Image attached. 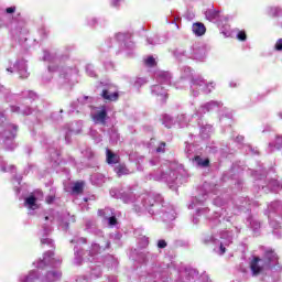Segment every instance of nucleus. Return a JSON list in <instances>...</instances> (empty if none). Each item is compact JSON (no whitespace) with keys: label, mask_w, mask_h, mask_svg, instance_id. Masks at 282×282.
<instances>
[{"label":"nucleus","mask_w":282,"mask_h":282,"mask_svg":"<svg viewBox=\"0 0 282 282\" xmlns=\"http://www.w3.org/2000/svg\"><path fill=\"white\" fill-rule=\"evenodd\" d=\"M122 0H112L111 1V4L115 7V8H118L120 6Z\"/></svg>","instance_id":"60"},{"label":"nucleus","mask_w":282,"mask_h":282,"mask_svg":"<svg viewBox=\"0 0 282 282\" xmlns=\"http://www.w3.org/2000/svg\"><path fill=\"white\" fill-rule=\"evenodd\" d=\"M237 39L238 41H246L247 39L246 31H239L237 34Z\"/></svg>","instance_id":"54"},{"label":"nucleus","mask_w":282,"mask_h":282,"mask_svg":"<svg viewBox=\"0 0 282 282\" xmlns=\"http://www.w3.org/2000/svg\"><path fill=\"white\" fill-rule=\"evenodd\" d=\"M98 215L107 219L108 225L110 227H113L116 226V224H118V220L116 219V215H113V209L111 208L99 209Z\"/></svg>","instance_id":"18"},{"label":"nucleus","mask_w":282,"mask_h":282,"mask_svg":"<svg viewBox=\"0 0 282 282\" xmlns=\"http://www.w3.org/2000/svg\"><path fill=\"white\" fill-rule=\"evenodd\" d=\"M118 93L111 91V88H105L101 93V97L108 102H116V100H118Z\"/></svg>","instance_id":"25"},{"label":"nucleus","mask_w":282,"mask_h":282,"mask_svg":"<svg viewBox=\"0 0 282 282\" xmlns=\"http://www.w3.org/2000/svg\"><path fill=\"white\" fill-rule=\"evenodd\" d=\"M250 226H251L252 230L257 231L258 229L261 228V223L258 220H250Z\"/></svg>","instance_id":"50"},{"label":"nucleus","mask_w":282,"mask_h":282,"mask_svg":"<svg viewBox=\"0 0 282 282\" xmlns=\"http://www.w3.org/2000/svg\"><path fill=\"white\" fill-rule=\"evenodd\" d=\"M156 82H159L158 85H153L151 87V94L152 96H158L160 100L164 101L166 100V87H171V78L172 75L170 72L166 70H158L154 74Z\"/></svg>","instance_id":"8"},{"label":"nucleus","mask_w":282,"mask_h":282,"mask_svg":"<svg viewBox=\"0 0 282 282\" xmlns=\"http://www.w3.org/2000/svg\"><path fill=\"white\" fill-rule=\"evenodd\" d=\"M221 217H223V221H230V217H226L224 215V213L219 214V212H216L215 213V216H212L209 218V221H210V226H221Z\"/></svg>","instance_id":"24"},{"label":"nucleus","mask_w":282,"mask_h":282,"mask_svg":"<svg viewBox=\"0 0 282 282\" xmlns=\"http://www.w3.org/2000/svg\"><path fill=\"white\" fill-rule=\"evenodd\" d=\"M23 96L26 100H36L39 96H36V93L32 90H26L23 93Z\"/></svg>","instance_id":"41"},{"label":"nucleus","mask_w":282,"mask_h":282,"mask_svg":"<svg viewBox=\"0 0 282 282\" xmlns=\"http://www.w3.org/2000/svg\"><path fill=\"white\" fill-rule=\"evenodd\" d=\"M36 196L31 195L25 198L24 206L25 208H29V210H36L39 208V204H36Z\"/></svg>","instance_id":"28"},{"label":"nucleus","mask_w":282,"mask_h":282,"mask_svg":"<svg viewBox=\"0 0 282 282\" xmlns=\"http://www.w3.org/2000/svg\"><path fill=\"white\" fill-rule=\"evenodd\" d=\"M91 274H93L94 276L98 278V276H100L101 272H100V270H98L97 273H96V271H93Z\"/></svg>","instance_id":"64"},{"label":"nucleus","mask_w":282,"mask_h":282,"mask_svg":"<svg viewBox=\"0 0 282 282\" xmlns=\"http://www.w3.org/2000/svg\"><path fill=\"white\" fill-rule=\"evenodd\" d=\"M212 111H217L218 124L220 127H231L234 122L232 110L224 107V102L219 100H210L202 104L198 108L194 109L192 118H197V124L199 127V138L200 140H209L210 135L215 133V128L210 123L202 122L206 113Z\"/></svg>","instance_id":"1"},{"label":"nucleus","mask_w":282,"mask_h":282,"mask_svg":"<svg viewBox=\"0 0 282 282\" xmlns=\"http://www.w3.org/2000/svg\"><path fill=\"white\" fill-rule=\"evenodd\" d=\"M149 83V79L147 77H137L132 80L133 87L137 89H140L143 85H147Z\"/></svg>","instance_id":"36"},{"label":"nucleus","mask_w":282,"mask_h":282,"mask_svg":"<svg viewBox=\"0 0 282 282\" xmlns=\"http://www.w3.org/2000/svg\"><path fill=\"white\" fill-rule=\"evenodd\" d=\"M116 40H117V41H124V33H118V34L116 35Z\"/></svg>","instance_id":"58"},{"label":"nucleus","mask_w":282,"mask_h":282,"mask_svg":"<svg viewBox=\"0 0 282 282\" xmlns=\"http://www.w3.org/2000/svg\"><path fill=\"white\" fill-rule=\"evenodd\" d=\"M73 74H78L76 67L66 66L59 69V78H64V80H69V77L73 76Z\"/></svg>","instance_id":"23"},{"label":"nucleus","mask_w":282,"mask_h":282,"mask_svg":"<svg viewBox=\"0 0 282 282\" xmlns=\"http://www.w3.org/2000/svg\"><path fill=\"white\" fill-rule=\"evenodd\" d=\"M275 52H282V39H279L274 44Z\"/></svg>","instance_id":"52"},{"label":"nucleus","mask_w":282,"mask_h":282,"mask_svg":"<svg viewBox=\"0 0 282 282\" xmlns=\"http://www.w3.org/2000/svg\"><path fill=\"white\" fill-rule=\"evenodd\" d=\"M110 243L109 241L102 242H93L89 250L86 252H83V249L80 247L76 246L74 248L75 258L74 263L75 265H80L83 261H96L98 259V254L102 252V250H107L109 248Z\"/></svg>","instance_id":"7"},{"label":"nucleus","mask_w":282,"mask_h":282,"mask_svg":"<svg viewBox=\"0 0 282 282\" xmlns=\"http://www.w3.org/2000/svg\"><path fill=\"white\" fill-rule=\"evenodd\" d=\"M264 257L265 260H262L259 257H253L250 261V270L252 276H258V274L263 270V268H265V265L270 268L272 265H276V262L279 261V257H276L274 251H267Z\"/></svg>","instance_id":"9"},{"label":"nucleus","mask_w":282,"mask_h":282,"mask_svg":"<svg viewBox=\"0 0 282 282\" xmlns=\"http://www.w3.org/2000/svg\"><path fill=\"white\" fill-rule=\"evenodd\" d=\"M1 12H3V14H6V17H10L11 14H14V12H17V6H11L6 8L4 10H0Z\"/></svg>","instance_id":"44"},{"label":"nucleus","mask_w":282,"mask_h":282,"mask_svg":"<svg viewBox=\"0 0 282 282\" xmlns=\"http://www.w3.org/2000/svg\"><path fill=\"white\" fill-rule=\"evenodd\" d=\"M275 142H282V134H275Z\"/></svg>","instance_id":"63"},{"label":"nucleus","mask_w":282,"mask_h":282,"mask_svg":"<svg viewBox=\"0 0 282 282\" xmlns=\"http://www.w3.org/2000/svg\"><path fill=\"white\" fill-rule=\"evenodd\" d=\"M206 17H207L208 21H212L214 23L219 21V19H221V14L219 13V11H216V10L207 11Z\"/></svg>","instance_id":"33"},{"label":"nucleus","mask_w":282,"mask_h":282,"mask_svg":"<svg viewBox=\"0 0 282 282\" xmlns=\"http://www.w3.org/2000/svg\"><path fill=\"white\" fill-rule=\"evenodd\" d=\"M209 212L208 208H197L196 214L193 217V224H199V218L202 217V215H207V213Z\"/></svg>","instance_id":"38"},{"label":"nucleus","mask_w":282,"mask_h":282,"mask_svg":"<svg viewBox=\"0 0 282 282\" xmlns=\"http://www.w3.org/2000/svg\"><path fill=\"white\" fill-rule=\"evenodd\" d=\"M204 202H206V196H202V198L195 197L192 199V204L188 205V208L189 209L198 208V206H202Z\"/></svg>","instance_id":"37"},{"label":"nucleus","mask_w":282,"mask_h":282,"mask_svg":"<svg viewBox=\"0 0 282 282\" xmlns=\"http://www.w3.org/2000/svg\"><path fill=\"white\" fill-rule=\"evenodd\" d=\"M149 45H160V36L153 35L152 37H148Z\"/></svg>","instance_id":"45"},{"label":"nucleus","mask_w":282,"mask_h":282,"mask_svg":"<svg viewBox=\"0 0 282 282\" xmlns=\"http://www.w3.org/2000/svg\"><path fill=\"white\" fill-rule=\"evenodd\" d=\"M48 153H51V160L54 164H61V151L51 149Z\"/></svg>","instance_id":"35"},{"label":"nucleus","mask_w":282,"mask_h":282,"mask_svg":"<svg viewBox=\"0 0 282 282\" xmlns=\"http://www.w3.org/2000/svg\"><path fill=\"white\" fill-rule=\"evenodd\" d=\"M54 202V196L46 197V204H52Z\"/></svg>","instance_id":"62"},{"label":"nucleus","mask_w":282,"mask_h":282,"mask_svg":"<svg viewBox=\"0 0 282 282\" xmlns=\"http://www.w3.org/2000/svg\"><path fill=\"white\" fill-rule=\"evenodd\" d=\"M175 119L173 117H171V115H164L163 116V124L164 127H166V129H172L173 127H175Z\"/></svg>","instance_id":"34"},{"label":"nucleus","mask_w":282,"mask_h":282,"mask_svg":"<svg viewBox=\"0 0 282 282\" xmlns=\"http://www.w3.org/2000/svg\"><path fill=\"white\" fill-rule=\"evenodd\" d=\"M7 72H10V74L17 72L20 78H28L30 76V73L28 72V62L25 59H18L13 66L7 67Z\"/></svg>","instance_id":"16"},{"label":"nucleus","mask_w":282,"mask_h":282,"mask_svg":"<svg viewBox=\"0 0 282 282\" xmlns=\"http://www.w3.org/2000/svg\"><path fill=\"white\" fill-rule=\"evenodd\" d=\"M267 188H269V191H272L273 193H276L278 191H281V184H279V181L276 180H271L268 183Z\"/></svg>","instance_id":"39"},{"label":"nucleus","mask_w":282,"mask_h":282,"mask_svg":"<svg viewBox=\"0 0 282 282\" xmlns=\"http://www.w3.org/2000/svg\"><path fill=\"white\" fill-rule=\"evenodd\" d=\"M1 171L3 172V173H8V172H10L11 171V173H14V165H10V166H6V164H2L1 165Z\"/></svg>","instance_id":"51"},{"label":"nucleus","mask_w":282,"mask_h":282,"mask_svg":"<svg viewBox=\"0 0 282 282\" xmlns=\"http://www.w3.org/2000/svg\"><path fill=\"white\" fill-rule=\"evenodd\" d=\"M90 181L95 186H102V184H105V175L94 174L90 176Z\"/></svg>","instance_id":"31"},{"label":"nucleus","mask_w":282,"mask_h":282,"mask_svg":"<svg viewBox=\"0 0 282 282\" xmlns=\"http://www.w3.org/2000/svg\"><path fill=\"white\" fill-rule=\"evenodd\" d=\"M191 117L186 115H178L176 118V123L181 129H184V127H191Z\"/></svg>","instance_id":"29"},{"label":"nucleus","mask_w":282,"mask_h":282,"mask_svg":"<svg viewBox=\"0 0 282 282\" xmlns=\"http://www.w3.org/2000/svg\"><path fill=\"white\" fill-rule=\"evenodd\" d=\"M232 140H234V142H243L246 140V137H243L237 132H234Z\"/></svg>","instance_id":"48"},{"label":"nucleus","mask_w":282,"mask_h":282,"mask_svg":"<svg viewBox=\"0 0 282 282\" xmlns=\"http://www.w3.org/2000/svg\"><path fill=\"white\" fill-rule=\"evenodd\" d=\"M232 231H221L220 232V239H217L215 236H206L203 239V242L205 243H215L216 247L214 248V252L216 254H226V246H230L232 243Z\"/></svg>","instance_id":"10"},{"label":"nucleus","mask_w":282,"mask_h":282,"mask_svg":"<svg viewBox=\"0 0 282 282\" xmlns=\"http://www.w3.org/2000/svg\"><path fill=\"white\" fill-rule=\"evenodd\" d=\"M210 53V45L204 43H196L192 46V61L198 63H206L208 54Z\"/></svg>","instance_id":"13"},{"label":"nucleus","mask_w":282,"mask_h":282,"mask_svg":"<svg viewBox=\"0 0 282 282\" xmlns=\"http://www.w3.org/2000/svg\"><path fill=\"white\" fill-rule=\"evenodd\" d=\"M161 174H153L152 180H155L156 182H166L169 184L170 188H175V186H180L182 184V177L180 176V171H169L164 172V165L161 166L159 170Z\"/></svg>","instance_id":"11"},{"label":"nucleus","mask_w":282,"mask_h":282,"mask_svg":"<svg viewBox=\"0 0 282 282\" xmlns=\"http://www.w3.org/2000/svg\"><path fill=\"white\" fill-rule=\"evenodd\" d=\"M106 162L107 164H119L120 163V155L115 153L110 149H106Z\"/></svg>","instance_id":"26"},{"label":"nucleus","mask_w":282,"mask_h":282,"mask_svg":"<svg viewBox=\"0 0 282 282\" xmlns=\"http://www.w3.org/2000/svg\"><path fill=\"white\" fill-rule=\"evenodd\" d=\"M178 20L180 18H174L173 21H171V23H173L177 30H180V25H177Z\"/></svg>","instance_id":"61"},{"label":"nucleus","mask_w":282,"mask_h":282,"mask_svg":"<svg viewBox=\"0 0 282 282\" xmlns=\"http://www.w3.org/2000/svg\"><path fill=\"white\" fill-rule=\"evenodd\" d=\"M86 74H87V76H90V78H96V70L94 69L93 64L86 65Z\"/></svg>","instance_id":"42"},{"label":"nucleus","mask_w":282,"mask_h":282,"mask_svg":"<svg viewBox=\"0 0 282 282\" xmlns=\"http://www.w3.org/2000/svg\"><path fill=\"white\" fill-rule=\"evenodd\" d=\"M11 111H13V113H21L22 116H31V113H34L37 118V122H41V111L32 110V108L25 105L12 106Z\"/></svg>","instance_id":"17"},{"label":"nucleus","mask_w":282,"mask_h":282,"mask_svg":"<svg viewBox=\"0 0 282 282\" xmlns=\"http://www.w3.org/2000/svg\"><path fill=\"white\" fill-rule=\"evenodd\" d=\"M181 80H191V95L194 98H197L199 94H213V90L217 87L215 82L207 83L202 76L193 77V68L191 66L181 67Z\"/></svg>","instance_id":"4"},{"label":"nucleus","mask_w":282,"mask_h":282,"mask_svg":"<svg viewBox=\"0 0 282 282\" xmlns=\"http://www.w3.org/2000/svg\"><path fill=\"white\" fill-rule=\"evenodd\" d=\"M37 270H32L28 275L20 276L21 282H56L61 280L63 273L61 271H50L45 276L41 275L43 268L51 265V268H57L61 265V259L54 258V252L47 251L44 253L43 259L33 263Z\"/></svg>","instance_id":"3"},{"label":"nucleus","mask_w":282,"mask_h":282,"mask_svg":"<svg viewBox=\"0 0 282 282\" xmlns=\"http://www.w3.org/2000/svg\"><path fill=\"white\" fill-rule=\"evenodd\" d=\"M166 247V240H159L158 248H165Z\"/></svg>","instance_id":"56"},{"label":"nucleus","mask_w":282,"mask_h":282,"mask_svg":"<svg viewBox=\"0 0 282 282\" xmlns=\"http://www.w3.org/2000/svg\"><path fill=\"white\" fill-rule=\"evenodd\" d=\"M56 69H58V67L52 64L48 65L47 75L43 77L44 83H50V80H52V74H54Z\"/></svg>","instance_id":"40"},{"label":"nucleus","mask_w":282,"mask_h":282,"mask_svg":"<svg viewBox=\"0 0 282 282\" xmlns=\"http://www.w3.org/2000/svg\"><path fill=\"white\" fill-rule=\"evenodd\" d=\"M156 215L160 216L162 221H174L176 217L175 209L173 207H163L161 213H158Z\"/></svg>","instance_id":"20"},{"label":"nucleus","mask_w":282,"mask_h":282,"mask_svg":"<svg viewBox=\"0 0 282 282\" xmlns=\"http://www.w3.org/2000/svg\"><path fill=\"white\" fill-rule=\"evenodd\" d=\"M69 218V216L63 218L61 217V215H58V213L51 210V213L48 215H46L44 217V224L42 225V230H40L39 235L41 237V243L42 246H54V241H52V239L47 238V236L50 235V232H52V223L53 221H57L58 226L62 227L63 230H67V228H69V223L67 221V219ZM51 221V224H50Z\"/></svg>","instance_id":"5"},{"label":"nucleus","mask_w":282,"mask_h":282,"mask_svg":"<svg viewBox=\"0 0 282 282\" xmlns=\"http://www.w3.org/2000/svg\"><path fill=\"white\" fill-rule=\"evenodd\" d=\"M90 118L95 124H107L109 120L108 108L106 105L93 107L90 110Z\"/></svg>","instance_id":"14"},{"label":"nucleus","mask_w":282,"mask_h":282,"mask_svg":"<svg viewBox=\"0 0 282 282\" xmlns=\"http://www.w3.org/2000/svg\"><path fill=\"white\" fill-rule=\"evenodd\" d=\"M91 102H94V98L89 96H82L76 101L70 104V111H76L80 113L84 109L91 107Z\"/></svg>","instance_id":"15"},{"label":"nucleus","mask_w":282,"mask_h":282,"mask_svg":"<svg viewBox=\"0 0 282 282\" xmlns=\"http://www.w3.org/2000/svg\"><path fill=\"white\" fill-rule=\"evenodd\" d=\"M7 28L10 30L12 36L14 39H19L20 41H28V24L25 20H17L10 15H6V13L0 11V30Z\"/></svg>","instance_id":"6"},{"label":"nucleus","mask_w":282,"mask_h":282,"mask_svg":"<svg viewBox=\"0 0 282 282\" xmlns=\"http://www.w3.org/2000/svg\"><path fill=\"white\" fill-rule=\"evenodd\" d=\"M183 275L185 276L184 280H182V282H192L195 281V276H197V271H195V269H189L186 270Z\"/></svg>","instance_id":"32"},{"label":"nucleus","mask_w":282,"mask_h":282,"mask_svg":"<svg viewBox=\"0 0 282 282\" xmlns=\"http://www.w3.org/2000/svg\"><path fill=\"white\" fill-rule=\"evenodd\" d=\"M4 149L7 151H14V149H17V143H12V142L6 143Z\"/></svg>","instance_id":"53"},{"label":"nucleus","mask_w":282,"mask_h":282,"mask_svg":"<svg viewBox=\"0 0 282 282\" xmlns=\"http://www.w3.org/2000/svg\"><path fill=\"white\" fill-rule=\"evenodd\" d=\"M115 173L118 175V177H122V175H131L133 171L127 169V165L124 164H119L115 167Z\"/></svg>","instance_id":"30"},{"label":"nucleus","mask_w":282,"mask_h":282,"mask_svg":"<svg viewBox=\"0 0 282 282\" xmlns=\"http://www.w3.org/2000/svg\"><path fill=\"white\" fill-rule=\"evenodd\" d=\"M83 130V121H74L64 130L66 142L69 141V133H80Z\"/></svg>","instance_id":"19"},{"label":"nucleus","mask_w":282,"mask_h":282,"mask_svg":"<svg viewBox=\"0 0 282 282\" xmlns=\"http://www.w3.org/2000/svg\"><path fill=\"white\" fill-rule=\"evenodd\" d=\"M110 195L115 199H121L123 204H132L135 213H145L148 210L150 215H155V209L153 208H160V204H155V197L153 195L141 194L137 197L131 188H112L110 189Z\"/></svg>","instance_id":"2"},{"label":"nucleus","mask_w":282,"mask_h":282,"mask_svg":"<svg viewBox=\"0 0 282 282\" xmlns=\"http://www.w3.org/2000/svg\"><path fill=\"white\" fill-rule=\"evenodd\" d=\"M159 162H160V159H158V158L150 160L151 166H156V164H158Z\"/></svg>","instance_id":"59"},{"label":"nucleus","mask_w":282,"mask_h":282,"mask_svg":"<svg viewBox=\"0 0 282 282\" xmlns=\"http://www.w3.org/2000/svg\"><path fill=\"white\" fill-rule=\"evenodd\" d=\"M174 56H176L177 61H186V58L193 61V48H178L175 51Z\"/></svg>","instance_id":"21"},{"label":"nucleus","mask_w":282,"mask_h":282,"mask_svg":"<svg viewBox=\"0 0 282 282\" xmlns=\"http://www.w3.org/2000/svg\"><path fill=\"white\" fill-rule=\"evenodd\" d=\"M144 63L147 65V67H155V65H158V62H155V57L153 56H148L145 59H144Z\"/></svg>","instance_id":"43"},{"label":"nucleus","mask_w":282,"mask_h":282,"mask_svg":"<svg viewBox=\"0 0 282 282\" xmlns=\"http://www.w3.org/2000/svg\"><path fill=\"white\" fill-rule=\"evenodd\" d=\"M96 23H98V19H96V18H90V19L88 20V24H89V25H96Z\"/></svg>","instance_id":"57"},{"label":"nucleus","mask_w":282,"mask_h":282,"mask_svg":"<svg viewBox=\"0 0 282 282\" xmlns=\"http://www.w3.org/2000/svg\"><path fill=\"white\" fill-rule=\"evenodd\" d=\"M192 32L195 36H204L206 34V25L202 22H195L192 25Z\"/></svg>","instance_id":"27"},{"label":"nucleus","mask_w":282,"mask_h":282,"mask_svg":"<svg viewBox=\"0 0 282 282\" xmlns=\"http://www.w3.org/2000/svg\"><path fill=\"white\" fill-rule=\"evenodd\" d=\"M164 151H166V143H161V144L156 148V153H164Z\"/></svg>","instance_id":"55"},{"label":"nucleus","mask_w":282,"mask_h":282,"mask_svg":"<svg viewBox=\"0 0 282 282\" xmlns=\"http://www.w3.org/2000/svg\"><path fill=\"white\" fill-rule=\"evenodd\" d=\"M83 186H84V183L83 182H77L74 184L73 186V193H83Z\"/></svg>","instance_id":"47"},{"label":"nucleus","mask_w":282,"mask_h":282,"mask_svg":"<svg viewBox=\"0 0 282 282\" xmlns=\"http://www.w3.org/2000/svg\"><path fill=\"white\" fill-rule=\"evenodd\" d=\"M42 59L45 63H58V54L54 50H44Z\"/></svg>","instance_id":"22"},{"label":"nucleus","mask_w":282,"mask_h":282,"mask_svg":"<svg viewBox=\"0 0 282 282\" xmlns=\"http://www.w3.org/2000/svg\"><path fill=\"white\" fill-rule=\"evenodd\" d=\"M269 224L271 226V228H273L274 230H278V228H281V225L279 224V221L276 220H272V216H269Z\"/></svg>","instance_id":"49"},{"label":"nucleus","mask_w":282,"mask_h":282,"mask_svg":"<svg viewBox=\"0 0 282 282\" xmlns=\"http://www.w3.org/2000/svg\"><path fill=\"white\" fill-rule=\"evenodd\" d=\"M195 162H196V164L198 165V166H208V163H209V161H208V159H202L200 156H196L195 158Z\"/></svg>","instance_id":"46"},{"label":"nucleus","mask_w":282,"mask_h":282,"mask_svg":"<svg viewBox=\"0 0 282 282\" xmlns=\"http://www.w3.org/2000/svg\"><path fill=\"white\" fill-rule=\"evenodd\" d=\"M19 126L8 122L6 115L0 113V140H14Z\"/></svg>","instance_id":"12"}]
</instances>
